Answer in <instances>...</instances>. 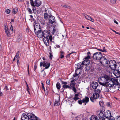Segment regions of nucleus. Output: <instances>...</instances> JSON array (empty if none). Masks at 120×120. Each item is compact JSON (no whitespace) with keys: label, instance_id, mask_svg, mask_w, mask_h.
<instances>
[{"label":"nucleus","instance_id":"c03bdc74","mask_svg":"<svg viewBox=\"0 0 120 120\" xmlns=\"http://www.w3.org/2000/svg\"><path fill=\"white\" fill-rule=\"evenodd\" d=\"M116 0H111L110 2L112 4H115L116 3Z\"/></svg>","mask_w":120,"mask_h":120},{"label":"nucleus","instance_id":"39448f33","mask_svg":"<svg viewBox=\"0 0 120 120\" xmlns=\"http://www.w3.org/2000/svg\"><path fill=\"white\" fill-rule=\"evenodd\" d=\"M102 54L100 52H97L93 54V57L94 59L97 60L99 61L103 57Z\"/></svg>","mask_w":120,"mask_h":120},{"label":"nucleus","instance_id":"f03ea898","mask_svg":"<svg viewBox=\"0 0 120 120\" xmlns=\"http://www.w3.org/2000/svg\"><path fill=\"white\" fill-rule=\"evenodd\" d=\"M110 79V78L106 75H104L103 76L98 79V81L99 84L103 86H105L108 80Z\"/></svg>","mask_w":120,"mask_h":120},{"label":"nucleus","instance_id":"4468645a","mask_svg":"<svg viewBox=\"0 0 120 120\" xmlns=\"http://www.w3.org/2000/svg\"><path fill=\"white\" fill-rule=\"evenodd\" d=\"M42 66L44 67H46L44 69H48L50 67V64L49 63H48L45 61H44L43 62H41L40 63V66L41 67Z\"/></svg>","mask_w":120,"mask_h":120},{"label":"nucleus","instance_id":"e433bc0d","mask_svg":"<svg viewBox=\"0 0 120 120\" xmlns=\"http://www.w3.org/2000/svg\"><path fill=\"white\" fill-rule=\"evenodd\" d=\"M19 52L18 51L15 57H16V58H19Z\"/></svg>","mask_w":120,"mask_h":120},{"label":"nucleus","instance_id":"5701e85b","mask_svg":"<svg viewBox=\"0 0 120 120\" xmlns=\"http://www.w3.org/2000/svg\"><path fill=\"white\" fill-rule=\"evenodd\" d=\"M99 119H98V117L95 115H92L90 119V120H99Z\"/></svg>","mask_w":120,"mask_h":120},{"label":"nucleus","instance_id":"f8f14e48","mask_svg":"<svg viewBox=\"0 0 120 120\" xmlns=\"http://www.w3.org/2000/svg\"><path fill=\"white\" fill-rule=\"evenodd\" d=\"M89 101V98L87 97H85V98L82 100H79L78 101V103L80 104H81L82 103H84L85 105L86 103L88 102Z\"/></svg>","mask_w":120,"mask_h":120},{"label":"nucleus","instance_id":"423d86ee","mask_svg":"<svg viewBox=\"0 0 120 120\" xmlns=\"http://www.w3.org/2000/svg\"><path fill=\"white\" fill-rule=\"evenodd\" d=\"M109 61L105 57L103 56L99 62L103 65L106 66H108Z\"/></svg>","mask_w":120,"mask_h":120},{"label":"nucleus","instance_id":"7c9ffc66","mask_svg":"<svg viewBox=\"0 0 120 120\" xmlns=\"http://www.w3.org/2000/svg\"><path fill=\"white\" fill-rule=\"evenodd\" d=\"M63 87L64 89L67 88H70L69 86L67 85H64L63 86Z\"/></svg>","mask_w":120,"mask_h":120},{"label":"nucleus","instance_id":"c85d7f7f","mask_svg":"<svg viewBox=\"0 0 120 120\" xmlns=\"http://www.w3.org/2000/svg\"><path fill=\"white\" fill-rule=\"evenodd\" d=\"M44 17L45 19H47L49 15L47 13H44Z\"/></svg>","mask_w":120,"mask_h":120},{"label":"nucleus","instance_id":"dca6fc26","mask_svg":"<svg viewBox=\"0 0 120 120\" xmlns=\"http://www.w3.org/2000/svg\"><path fill=\"white\" fill-rule=\"evenodd\" d=\"M35 33L40 30V27L39 24L37 23L35 24L34 26Z\"/></svg>","mask_w":120,"mask_h":120},{"label":"nucleus","instance_id":"0e129e2a","mask_svg":"<svg viewBox=\"0 0 120 120\" xmlns=\"http://www.w3.org/2000/svg\"><path fill=\"white\" fill-rule=\"evenodd\" d=\"M52 56L53 55L51 53L50 54V57L51 59H52Z\"/></svg>","mask_w":120,"mask_h":120},{"label":"nucleus","instance_id":"20e7f679","mask_svg":"<svg viewBox=\"0 0 120 120\" xmlns=\"http://www.w3.org/2000/svg\"><path fill=\"white\" fill-rule=\"evenodd\" d=\"M27 115L25 113L22 114L21 116L22 120H29V119L34 120L35 115L32 113H29Z\"/></svg>","mask_w":120,"mask_h":120},{"label":"nucleus","instance_id":"4be33fe9","mask_svg":"<svg viewBox=\"0 0 120 120\" xmlns=\"http://www.w3.org/2000/svg\"><path fill=\"white\" fill-rule=\"evenodd\" d=\"M35 5L36 7H39L41 5V2L39 0H36L34 1Z\"/></svg>","mask_w":120,"mask_h":120},{"label":"nucleus","instance_id":"69168bd1","mask_svg":"<svg viewBox=\"0 0 120 120\" xmlns=\"http://www.w3.org/2000/svg\"><path fill=\"white\" fill-rule=\"evenodd\" d=\"M79 96V94H76L74 95V96L75 97H78V96Z\"/></svg>","mask_w":120,"mask_h":120},{"label":"nucleus","instance_id":"de8ad7c7","mask_svg":"<svg viewBox=\"0 0 120 120\" xmlns=\"http://www.w3.org/2000/svg\"><path fill=\"white\" fill-rule=\"evenodd\" d=\"M37 64H34V71H35L37 68Z\"/></svg>","mask_w":120,"mask_h":120},{"label":"nucleus","instance_id":"1a4fd4ad","mask_svg":"<svg viewBox=\"0 0 120 120\" xmlns=\"http://www.w3.org/2000/svg\"><path fill=\"white\" fill-rule=\"evenodd\" d=\"M81 71V70H80L79 72H77V70L75 71V74L73 75V76L71 78L72 79V80H71V82L75 81L78 79L79 78L78 74H80Z\"/></svg>","mask_w":120,"mask_h":120},{"label":"nucleus","instance_id":"412c9836","mask_svg":"<svg viewBox=\"0 0 120 120\" xmlns=\"http://www.w3.org/2000/svg\"><path fill=\"white\" fill-rule=\"evenodd\" d=\"M84 17L87 20L91 21L93 22H94V20L93 19L87 15H85Z\"/></svg>","mask_w":120,"mask_h":120},{"label":"nucleus","instance_id":"ddd939ff","mask_svg":"<svg viewBox=\"0 0 120 120\" xmlns=\"http://www.w3.org/2000/svg\"><path fill=\"white\" fill-rule=\"evenodd\" d=\"M90 58V57L89 55L86 57L85 58V60L83 61L82 63L83 65H88L89 64L90 62L89 59Z\"/></svg>","mask_w":120,"mask_h":120},{"label":"nucleus","instance_id":"c756f323","mask_svg":"<svg viewBox=\"0 0 120 120\" xmlns=\"http://www.w3.org/2000/svg\"><path fill=\"white\" fill-rule=\"evenodd\" d=\"M60 103V102L59 100H57L55 101L54 105L56 106H58L59 105Z\"/></svg>","mask_w":120,"mask_h":120},{"label":"nucleus","instance_id":"4d7b16f0","mask_svg":"<svg viewBox=\"0 0 120 120\" xmlns=\"http://www.w3.org/2000/svg\"><path fill=\"white\" fill-rule=\"evenodd\" d=\"M109 120H115L114 118L112 116L111 117Z\"/></svg>","mask_w":120,"mask_h":120},{"label":"nucleus","instance_id":"5fc2aeb1","mask_svg":"<svg viewBox=\"0 0 120 120\" xmlns=\"http://www.w3.org/2000/svg\"><path fill=\"white\" fill-rule=\"evenodd\" d=\"M49 38V39L50 41H52V36L51 35H50L49 36L48 38Z\"/></svg>","mask_w":120,"mask_h":120},{"label":"nucleus","instance_id":"6e6552de","mask_svg":"<svg viewBox=\"0 0 120 120\" xmlns=\"http://www.w3.org/2000/svg\"><path fill=\"white\" fill-rule=\"evenodd\" d=\"M116 63L115 61L114 60H111L109 61L108 64V66L110 68L113 70H114L116 66Z\"/></svg>","mask_w":120,"mask_h":120},{"label":"nucleus","instance_id":"8fccbe9b","mask_svg":"<svg viewBox=\"0 0 120 120\" xmlns=\"http://www.w3.org/2000/svg\"><path fill=\"white\" fill-rule=\"evenodd\" d=\"M101 111L100 110H98L96 111V113H97V114L98 115H99V114H100V113L101 112Z\"/></svg>","mask_w":120,"mask_h":120},{"label":"nucleus","instance_id":"f3484780","mask_svg":"<svg viewBox=\"0 0 120 120\" xmlns=\"http://www.w3.org/2000/svg\"><path fill=\"white\" fill-rule=\"evenodd\" d=\"M49 36L44 37L43 38V41L45 45L47 46L49 45V41L48 39Z\"/></svg>","mask_w":120,"mask_h":120},{"label":"nucleus","instance_id":"09e8293b","mask_svg":"<svg viewBox=\"0 0 120 120\" xmlns=\"http://www.w3.org/2000/svg\"><path fill=\"white\" fill-rule=\"evenodd\" d=\"M94 99H95L93 97H93H91L90 98V99L91 101L93 102L94 101Z\"/></svg>","mask_w":120,"mask_h":120},{"label":"nucleus","instance_id":"052dcab7","mask_svg":"<svg viewBox=\"0 0 120 120\" xmlns=\"http://www.w3.org/2000/svg\"><path fill=\"white\" fill-rule=\"evenodd\" d=\"M10 30L12 31H13V28L12 27V25H11L10 27Z\"/></svg>","mask_w":120,"mask_h":120},{"label":"nucleus","instance_id":"393cba45","mask_svg":"<svg viewBox=\"0 0 120 120\" xmlns=\"http://www.w3.org/2000/svg\"><path fill=\"white\" fill-rule=\"evenodd\" d=\"M60 57L62 59L64 57V52L61 51L60 52Z\"/></svg>","mask_w":120,"mask_h":120},{"label":"nucleus","instance_id":"f704fd0d","mask_svg":"<svg viewBox=\"0 0 120 120\" xmlns=\"http://www.w3.org/2000/svg\"><path fill=\"white\" fill-rule=\"evenodd\" d=\"M40 22L43 25H44L45 23V20L43 19L41 20L40 21Z\"/></svg>","mask_w":120,"mask_h":120},{"label":"nucleus","instance_id":"774afa93","mask_svg":"<svg viewBox=\"0 0 120 120\" xmlns=\"http://www.w3.org/2000/svg\"><path fill=\"white\" fill-rule=\"evenodd\" d=\"M56 47L57 48H59L60 47L59 45H56Z\"/></svg>","mask_w":120,"mask_h":120},{"label":"nucleus","instance_id":"7ed1b4c3","mask_svg":"<svg viewBox=\"0 0 120 120\" xmlns=\"http://www.w3.org/2000/svg\"><path fill=\"white\" fill-rule=\"evenodd\" d=\"M35 33L38 38H41L43 37H47L49 36V34L47 30H45L43 31L40 30Z\"/></svg>","mask_w":120,"mask_h":120},{"label":"nucleus","instance_id":"3c124183","mask_svg":"<svg viewBox=\"0 0 120 120\" xmlns=\"http://www.w3.org/2000/svg\"><path fill=\"white\" fill-rule=\"evenodd\" d=\"M34 118V120H40L38 117H36L35 115V116Z\"/></svg>","mask_w":120,"mask_h":120},{"label":"nucleus","instance_id":"cd10ccee","mask_svg":"<svg viewBox=\"0 0 120 120\" xmlns=\"http://www.w3.org/2000/svg\"><path fill=\"white\" fill-rule=\"evenodd\" d=\"M18 9L17 8H15L13 10V13L14 14H16L18 11Z\"/></svg>","mask_w":120,"mask_h":120},{"label":"nucleus","instance_id":"49530a36","mask_svg":"<svg viewBox=\"0 0 120 120\" xmlns=\"http://www.w3.org/2000/svg\"><path fill=\"white\" fill-rule=\"evenodd\" d=\"M61 6L62 7H64L65 8H70L69 6H66L64 5H61Z\"/></svg>","mask_w":120,"mask_h":120},{"label":"nucleus","instance_id":"9b49d317","mask_svg":"<svg viewBox=\"0 0 120 120\" xmlns=\"http://www.w3.org/2000/svg\"><path fill=\"white\" fill-rule=\"evenodd\" d=\"M101 93L100 90L98 89L95 91V92L93 93V96L95 99L98 98L99 96V94Z\"/></svg>","mask_w":120,"mask_h":120},{"label":"nucleus","instance_id":"13d9d810","mask_svg":"<svg viewBox=\"0 0 120 120\" xmlns=\"http://www.w3.org/2000/svg\"><path fill=\"white\" fill-rule=\"evenodd\" d=\"M46 83L48 85H49L50 83V81L49 80H48L46 81Z\"/></svg>","mask_w":120,"mask_h":120},{"label":"nucleus","instance_id":"473e14b6","mask_svg":"<svg viewBox=\"0 0 120 120\" xmlns=\"http://www.w3.org/2000/svg\"><path fill=\"white\" fill-rule=\"evenodd\" d=\"M75 85V82H71H71L70 86L72 87H74Z\"/></svg>","mask_w":120,"mask_h":120},{"label":"nucleus","instance_id":"58836bf2","mask_svg":"<svg viewBox=\"0 0 120 120\" xmlns=\"http://www.w3.org/2000/svg\"><path fill=\"white\" fill-rule=\"evenodd\" d=\"M43 90L45 91V94L46 95H48V90L47 89H46V90H45V89H44Z\"/></svg>","mask_w":120,"mask_h":120},{"label":"nucleus","instance_id":"6ab92c4d","mask_svg":"<svg viewBox=\"0 0 120 120\" xmlns=\"http://www.w3.org/2000/svg\"><path fill=\"white\" fill-rule=\"evenodd\" d=\"M49 22L51 24L53 23L55 21V17L52 15L49 16Z\"/></svg>","mask_w":120,"mask_h":120},{"label":"nucleus","instance_id":"ea45409f","mask_svg":"<svg viewBox=\"0 0 120 120\" xmlns=\"http://www.w3.org/2000/svg\"><path fill=\"white\" fill-rule=\"evenodd\" d=\"M30 3L32 6L33 7H35V4H34L33 1H31L30 2Z\"/></svg>","mask_w":120,"mask_h":120},{"label":"nucleus","instance_id":"f257e3e1","mask_svg":"<svg viewBox=\"0 0 120 120\" xmlns=\"http://www.w3.org/2000/svg\"><path fill=\"white\" fill-rule=\"evenodd\" d=\"M106 85L105 86L112 87V88L115 89V90H118L119 89V85H117V80L113 78H112L111 79L110 78L108 80Z\"/></svg>","mask_w":120,"mask_h":120},{"label":"nucleus","instance_id":"a211bd4d","mask_svg":"<svg viewBox=\"0 0 120 120\" xmlns=\"http://www.w3.org/2000/svg\"><path fill=\"white\" fill-rule=\"evenodd\" d=\"M4 29L5 32L6 34L8 37H10L11 36V34L10 33L9 30L8 29V26L6 25H5Z\"/></svg>","mask_w":120,"mask_h":120},{"label":"nucleus","instance_id":"a18cd8bd","mask_svg":"<svg viewBox=\"0 0 120 120\" xmlns=\"http://www.w3.org/2000/svg\"><path fill=\"white\" fill-rule=\"evenodd\" d=\"M117 85H118V84H120V78H119L117 80Z\"/></svg>","mask_w":120,"mask_h":120},{"label":"nucleus","instance_id":"bb28decb","mask_svg":"<svg viewBox=\"0 0 120 120\" xmlns=\"http://www.w3.org/2000/svg\"><path fill=\"white\" fill-rule=\"evenodd\" d=\"M77 120H81V119L83 118V115H80L76 117Z\"/></svg>","mask_w":120,"mask_h":120},{"label":"nucleus","instance_id":"72a5a7b5","mask_svg":"<svg viewBox=\"0 0 120 120\" xmlns=\"http://www.w3.org/2000/svg\"><path fill=\"white\" fill-rule=\"evenodd\" d=\"M27 10L28 12L30 14H32V12L30 8H27Z\"/></svg>","mask_w":120,"mask_h":120},{"label":"nucleus","instance_id":"2f4dec72","mask_svg":"<svg viewBox=\"0 0 120 120\" xmlns=\"http://www.w3.org/2000/svg\"><path fill=\"white\" fill-rule=\"evenodd\" d=\"M56 87L58 89H60L61 87L60 84L59 83H57L56 84Z\"/></svg>","mask_w":120,"mask_h":120},{"label":"nucleus","instance_id":"aec40b11","mask_svg":"<svg viewBox=\"0 0 120 120\" xmlns=\"http://www.w3.org/2000/svg\"><path fill=\"white\" fill-rule=\"evenodd\" d=\"M98 85V82H94L92 83L91 86L94 89H96Z\"/></svg>","mask_w":120,"mask_h":120},{"label":"nucleus","instance_id":"9d476101","mask_svg":"<svg viewBox=\"0 0 120 120\" xmlns=\"http://www.w3.org/2000/svg\"><path fill=\"white\" fill-rule=\"evenodd\" d=\"M55 27L53 26H50L49 28V31L48 33L49 34V35L50 34L55 35L56 34H55V32L56 31L55 29Z\"/></svg>","mask_w":120,"mask_h":120},{"label":"nucleus","instance_id":"680f3d73","mask_svg":"<svg viewBox=\"0 0 120 120\" xmlns=\"http://www.w3.org/2000/svg\"><path fill=\"white\" fill-rule=\"evenodd\" d=\"M62 83L64 85H67V82L64 81H62Z\"/></svg>","mask_w":120,"mask_h":120},{"label":"nucleus","instance_id":"0eeeda50","mask_svg":"<svg viewBox=\"0 0 120 120\" xmlns=\"http://www.w3.org/2000/svg\"><path fill=\"white\" fill-rule=\"evenodd\" d=\"M113 73L116 77L118 78L120 76V65H116Z\"/></svg>","mask_w":120,"mask_h":120},{"label":"nucleus","instance_id":"338daca9","mask_svg":"<svg viewBox=\"0 0 120 120\" xmlns=\"http://www.w3.org/2000/svg\"><path fill=\"white\" fill-rule=\"evenodd\" d=\"M42 88L43 89H45V88H44V85L43 83H42Z\"/></svg>","mask_w":120,"mask_h":120},{"label":"nucleus","instance_id":"c9c22d12","mask_svg":"<svg viewBox=\"0 0 120 120\" xmlns=\"http://www.w3.org/2000/svg\"><path fill=\"white\" fill-rule=\"evenodd\" d=\"M99 103L100 106L102 107H103L104 106V104L103 102L101 101H100L99 102Z\"/></svg>","mask_w":120,"mask_h":120},{"label":"nucleus","instance_id":"b1692460","mask_svg":"<svg viewBox=\"0 0 120 120\" xmlns=\"http://www.w3.org/2000/svg\"><path fill=\"white\" fill-rule=\"evenodd\" d=\"M105 116L107 117H110L111 116V114L110 111L108 110L106 111L105 114Z\"/></svg>","mask_w":120,"mask_h":120},{"label":"nucleus","instance_id":"2eb2a0df","mask_svg":"<svg viewBox=\"0 0 120 120\" xmlns=\"http://www.w3.org/2000/svg\"><path fill=\"white\" fill-rule=\"evenodd\" d=\"M83 65L81 63H79L75 65V68L77 69L76 70H77V72H79L78 70L80 69H82L83 68ZM80 70H79V71Z\"/></svg>","mask_w":120,"mask_h":120},{"label":"nucleus","instance_id":"6e6d98bb","mask_svg":"<svg viewBox=\"0 0 120 120\" xmlns=\"http://www.w3.org/2000/svg\"><path fill=\"white\" fill-rule=\"evenodd\" d=\"M27 71L28 72V74L29 76V67L28 65V68H27Z\"/></svg>","mask_w":120,"mask_h":120},{"label":"nucleus","instance_id":"a19ab883","mask_svg":"<svg viewBox=\"0 0 120 120\" xmlns=\"http://www.w3.org/2000/svg\"><path fill=\"white\" fill-rule=\"evenodd\" d=\"M5 12L7 14H9L10 12V10L9 9H7L5 11Z\"/></svg>","mask_w":120,"mask_h":120},{"label":"nucleus","instance_id":"603ef678","mask_svg":"<svg viewBox=\"0 0 120 120\" xmlns=\"http://www.w3.org/2000/svg\"><path fill=\"white\" fill-rule=\"evenodd\" d=\"M72 90L75 92V93H76V88L75 87H73Z\"/></svg>","mask_w":120,"mask_h":120},{"label":"nucleus","instance_id":"bf43d9fd","mask_svg":"<svg viewBox=\"0 0 120 120\" xmlns=\"http://www.w3.org/2000/svg\"><path fill=\"white\" fill-rule=\"evenodd\" d=\"M32 10L33 12L34 13H35L36 12V10L34 9V8L33 7L32 8Z\"/></svg>","mask_w":120,"mask_h":120},{"label":"nucleus","instance_id":"79ce46f5","mask_svg":"<svg viewBox=\"0 0 120 120\" xmlns=\"http://www.w3.org/2000/svg\"><path fill=\"white\" fill-rule=\"evenodd\" d=\"M79 98L78 97H74L73 98H72V99L74 100L75 101H76Z\"/></svg>","mask_w":120,"mask_h":120},{"label":"nucleus","instance_id":"37998d69","mask_svg":"<svg viewBox=\"0 0 120 120\" xmlns=\"http://www.w3.org/2000/svg\"><path fill=\"white\" fill-rule=\"evenodd\" d=\"M116 120H120V115H118L116 117Z\"/></svg>","mask_w":120,"mask_h":120},{"label":"nucleus","instance_id":"e2e57ef3","mask_svg":"<svg viewBox=\"0 0 120 120\" xmlns=\"http://www.w3.org/2000/svg\"><path fill=\"white\" fill-rule=\"evenodd\" d=\"M5 88L6 89V90L7 91L9 90L8 89V87L7 86H5Z\"/></svg>","mask_w":120,"mask_h":120},{"label":"nucleus","instance_id":"4c0bfd02","mask_svg":"<svg viewBox=\"0 0 120 120\" xmlns=\"http://www.w3.org/2000/svg\"><path fill=\"white\" fill-rule=\"evenodd\" d=\"M104 91L106 92H108L109 91V90L108 88L106 87L104 89Z\"/></svg>","mask_w":120,"mask_h":120},{"label":"nucleus","instance_id":"864d4df0","mask_svg":"<svg viewBox=\"0 0 120 120\" xmlns=\"http://www.w3.org/2000/svg\"><path fill=\"white\" fill-rule=\"evenodd\" d=\"M102 52H106V51L105 47H103V49H102Z\"/></svg>","mask_w":120,"mask_h":120},{"label":"nucleus","instance_id":"a878e982","mask_svg":"<svg viewBox=\"0 0 120 120\" xmlns=\"http://www.w3.org/2000/svg\"><path fill=\"white\" fill-rule=\"evenodd\" d=\"M104 114L103 112L101 111L99 115V119H100L104 118V117H103L104 116Z\"/></svg>","mask_w":120,"mask_h":120}]
</instances>
